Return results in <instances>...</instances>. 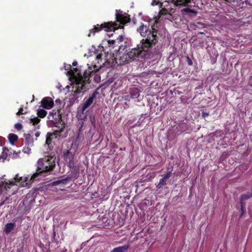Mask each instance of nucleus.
<instances>
[{
    "mask_svg": "<svg viewBox=\"0 0 252 252\" xmlns=\"http://www.w3.org/2000/svg\"><path fill=\"white\" fill-rule=\"evenodd\" d=\"M137 31L143 37H146L143 39L137 48L132 49L127 53L128 58L130 62L135 60L139 57H143L149 47L157 42V30L155 29V23L151 27L148 25H141L137 29Z\"/></svg>",
    "mask_w": 252,
    "mask_h": 252,
    "instance_id": "1",
    "label": "nucleus"
},
{
    "mask_svg": "<svg viewBox=\"0 0 252 252\" xmlns=\"http://www.w3.org/2000/svg\"><path fill=\"white\" fill-rule=\"evenodd\" d=\"M116 18L117 23L111 22L104 23L100 26L99 25L95 26L94 28L90 31L88 36H90L91 33L94 34L103 28H104L106 32L115 31L120 27V24H125L129 21V18L126 13H123L122 11L118 10H116Z\"/></svg>",
    "mask_w": 252,
    "mask_h": 252,
    "instance_id": "2",
    "label": "nucleus"
},
{
    "mask_svg": "<svg viewBox=\"0 0 252 252\" xmlns=\"http://www.w3.org/2000/svg\"><path fill=\"white\" fill-rule=\"evenodd\" d=\"M35 178V174L31 177L30 179L26 176L21 177L18 174L11 180L6 181L4 177L0 179V194L6 191H8L10 188L14 186L20 187H28L30 183L32 182Z\"/></svg>",
    "mask_w": 252,
    "mask_h": 252,
    "instance_id": "3",
    "label": "nucleus"
},
{
    "mask_svg": "<svg viewBox=\"0 0 252 252\" xmlns=\"http://www.w3.org/2000/svg\"><path fill=\"white\" fill-rule=\"evenodd\" d=\"M93 71L91 69L88 71H85L83 75L81 72L77 68H74L73 70L67 71V73L74 80V84L73 88L75 89L74 90L75 93L76 94L80 93L81 91L85 89V84L89 81V76Z\"/></svg>",
    "mask_w": 252,
    "mask_h": 252,
    "instance_id": "4",
    "label": "nucleus"
},
{
    "mask_svg": "<svg viewBox=\"0 0 252 252\" xmlns=\"http://www.w3.org/2000/svg\"><path fill=\"white\" fill-rule=\"evenodd\" d=\"M48 165H45L44 162V159L42 158H39L37 162V172L35 174V177L37 174L41 173L42 172H47L53 170L55 164L53 162H46Z\"/></svg>",
    "mask_w": 252,
    "mask_h": 252,
    "instance_id": "5",
    "label": "nucleus"
},
{
    "mask_svg": "<svg viewBox=\"0 0 252 252\" xmlns=\"http://www.w3.org/2000/svg\"><path fill=\"white\" fill-rule=\"evenodd\" d=\"M172 4L175 5L173 2H171L170 0L163 1V2L159 4V7L161 8V9L159 11L158 16L154 18L155 23H158V20L159 19L161 16L167 14L172 9L171 8V5Z\"/></svg>",
    "mask_w": 252,
    "mask_h": 252,
    "instance_id": "6",
    "label": "nucleus"
},
{
    "mask_svg": "<svg viewBox=\"0 0 252 252\" xmlns=\"http://www.w3.org/2000/svg\"><path fill=\"white\" fill-rule=\"evenodd\" d=\"M20 152H16L14 150L9 151L6 147L2 148V152L0 155V162H3L8 156L12 158H15L19 156Z\"/></svg>",
    "mask_w": 252,
    "mask_h": 252,
    "instance_id": "7",
    "label": "nucleus"
},
{
    "mask_svg": "<svg viewBox=\"0 0 252 252\" xmlns=\"http://www.w3.org/2000/svg\"><path fill=\"white\" fill-rule=\"evenodd\" d=\"M97 94V91H95L89 96V97L88 99L86 100L84 99V102L81 107L83 108V111H85V110L93 103L94 100L95 99Z\"/></svg>",
    "mask_w": 252,
    "mask_h": 252,
    "instance_id": "8",
    "label": "nucleus"
},
{
    "mask_svg": "<svg viewBox=\"0 0 252 252\" xmlns=\"http://www.w3.org/2000/svg\"><path fill=\"white\" fill-rule=\"evenodd\" d=\"M41 106L45 109H50L54 106V101L50 97H45L41 101Z\"/></svg>",
    "mask_w": 252,
    "mask_h": 252,
    "instance_id": "9",
    "label": "nucleus"
},
{
    "mask_svg": "<svg viewBox=\"0 0 252 252\" xmlns=\"http://www.w3.org/2000/svg\"><path fill=\"white\" fill-rule=\"evenodd\" d=\"M116 63L120 65H122L126 63H128L130 62L129 58H128L127 53H124L122 55L119 56V58L118 61V59L116 58Z\"/></svg>",
    "mask_w": 252,
    "mask_h": 252,
    "instance_id": "10",
    "label": "nucleus"
},
{
    "mask_svg": "<svg viewBox=\"0 0 252 252\" xmlns=\"http://www.w3.org/2000/svg\"><path fill=\"white\" fill-rule=\"evenodd\" d=\"M171 172H168L166 173L165 174L163 175L162 176V178L160 179L159 182L157 185V188L158 189H161L162 188V187L165 185L166 182L167 180L170 177Z\"/></svg>",
    "mask_w": 252,
    "mask_h": 252,
    "instance_id": "11",
    "label": "nucleus"
},
{
    "mask_svg": "<svg viewBox=\"0 0 252 252\" xmlns=\"http://www.w3.org/2000/svg\"><path fill=\"white\" fill-rule=\"evenodd\" d=\"M74 153L70 151V150H67L63 154L64 159L66 161L69 163H73L74 158Z\"/></svg>",
    "mask_w": 252,
    "mask_h": 252,
    "instance_id": "12",
    "label": "nucleus"
},
{
    "mask_svg": "<svg viewBox=\"0 0 252 252\" xmlns=\"http://www.w3.org/2000/svg\"><path fill=\"white\" fill-rule=\"evenodd\" d=\"M24 136L25 139V145L29 146H33L34 141L32 134H24Z\"/></svg>",
    "mask_w": 252,
    "mask_h": 252,
    "instance_id": "13",
    "label": "nucleus"
},
{
    "mask_svg": "<svg viewBox=\"0 0 252 252\" xmlns=\"http://www.w3.org/2000/svg\"><path fill=\"white\" fill-rule=\"evenodd\" d=\"M76 116L79 120L84 121L86 120L87 118L86 113L85 112V111H83V108L80 107L78 109Z\"/></svg>",
    "mask_w": 252,
    "mask_h": 252,
    "instance_id": "14",
    "label": "nucleus"
},
{
    "mask_svg": "<svg viewBox=\"0 0 252 252\" xmlns=\"http://www.w3.org/2000/svg\"><path fill=\"white\" fill-rule=\"evenodd\" d=\"M40 119L37 117H35L33 118H31L30 119V122L32 124V125L34 126V130L36 131V130L40 128V125H38V123L40 122Z\"/></svg>",
    "mask_w": 252,
    "mask_h": 252,
    "instance_id": "15",
    "label": "nucleus"
},
{
    "mask_svg": "<svg viewBox=\"0 0 252 252\" xmlns=\"http://www.w3.org/2000/svg\"><path fill=\"white\" fill-rule=\"evenodd\" d=\"M16 226L15 223H8L4 227V231L6 234H9Z\"/></svg>",
    "mask_w": 252,
    "mask_h": 252,
    "instance_id": "16",
    "label": "nucleus"
},
{
    "mask_svg": "<svg viewBox=\"0 0 252 252\" xmlns=\"http://www.w3.org/2000/svg\"><path fill=\"white\" fill-rule=\"evenodd\" d=\"M130 94L132 98H137L139 96V89L136 88H132L130 90Z\"/></svg>",
    "mask_w": 252,
    "mask_h": 252,
    "instance_id": "17",
    "label": "nucleus"
},
{
    "mask_svg": "<svg viewBox=\"0 0 252 252\" xmlns=\"http://www.w3.org/2000/svg\"><path fill=\"white\" fill-rule=\"evenodd\" d=\"M252 197V192H248L247 194H243L241 195V209L243 210V208L244 207V204L243 203V201L244 200H246L247 199H248L249 198Z\"/></svg>",
    "mask_w": 252,
    "mask_h": 252,
    "instance_id": "18",
    "label": "nucleus"
},
{
    "mask_svg": "<svg viewBox=\"0 0 252 252\" xmlns=\"http://www.w3.org/2000/svg\"><path fill=\"white\" fill-rule=\"evenodd\" d=\"M129 248L128 245H124L114 248L111 252H125Z\"/></svg>",
    "mask_w": 252,
    "mask_h": 252,
    "instance_id": "19",
    "label": "nucleus"
},
{
    "mask_svg": "<svg viewBox=\"0 0 252 252\" xmlns=\"http://www.w3.org/2000/svg\"><path fill=\"white\" fill-rule=\"evenodd\" d=\"M182 13L185 14L187 13L189 16H195L197 14V12L194 10L191 9L189 8H185L181 10Z\"/></svg>",
    "mask_w": 252,
    "mask_h": 252,
    "instance_id": "20",
    "label": "nucleus"
},
{
    "mask_svg": "<svg viewBox=\"0 0 252 252\" xmlns=\"http://www.w3.org/2000/svg\"><path fill=\"white\" fill-rule=\"evenodd\" d=\"M124 40V36L122 35H119V36L116 39V40H113L111 41H109V44H120L121 42H123Z\"/></svg>",
    "mask_w": 252,
    "mask_h": 252,
    "instance_id": "21",
    "label": "nucleus"
},
{
    "mask_svg": "<svg viewBox=\"0 0 252 252\" xmlns=\"http://www.w3.org/2000/svg\"><path fill=\"white\" fill-rule=\"evenodd\" d=\"M8 139L10 142L13 145L14 143L17 140L18 136L16 134L10 133L8 135Z\"/></svg>",
    "mask_w": 252,
    "mask_h": 252,
    "instance_id": "22",
    "label": "nucleus"
},
{
    "mask_svg": "<svg viewBox=\"0 0 252 252\" xmlns=\"http://www.w3.org/2000/svg\"><path fill=\"white\" fill-rule=\"evenodd\" d=\"M37 114L39 117L43 118L46 116L47 112L45 110L42 109H38L37 110Z\"/></svg>",
    "mask_w": 252,
    "mask_h": 252,
    "instance_id": "23",
    "label": "nucleus"
},
{
    "mask_svg": "<svg viewBox=\"0 0 252 252\" xmlns=\"http://www.w3.org/2000/svg\"><path fill=\"white\" fill-rule=\"evenodd\" d=\"M70 180V178H68V177H66V178H63L62 179H61V180H58L57 181H56L55 182H53V185H59V184H65L66 183V182L68 180Z\"/></svg>",
    "mask_w": 252,
    "mask_h": 252,
    "instance_id": "24",
    "label": "nucleus"
},
{
    "mask_svg": "<svg viewBox=\"0 0 252 252\" xmlns=\"http://www.w3.org/2000/svg\"><path fill=\"white\" fill-rule=\"evenodd\" d=\"M31 147L32 146H26L25 145V146L24 147L23 149V152L27 154H30L31 153Z\"/></svg>",
    "mask_w": 252,
    "mask_h": 252,
    "instance_id": "25",
    "label": "nucleus"
},
{
    "mask_svg": "<svg viewBox=\"0 0 252 252\" xmlns=\"http://www.w3.org/2000/svg\"><path fill=\"white\" fill-rule=\"evenodd\" d=\"M15 128L18 130H21L23 128L22 125L20 123H17L15 125Z\"/></svg>",
    "mask_w": 252,
    "mask_h": 252,
    "instance_id": "26",
    "label": "nucleus"
},
{
    "mask_svg": "<svg viewBox=\"0 0 252 252\" xmlns=\"http://www.w3.org/2000/svg\"><path fill=\"white\" fill-rule=\"evenodd\" d=\"M90 121L93 125H94L95 123V119L94 116H91L90 117Z\"/></svg>",
    "mask_w": 252,
    "mask_h": 252,
    "instance_id": "27",
    "label": "nucleus"
},
{
    "mask_svg": "<svg viewBox=\"0 0 252 252\" xmlns=\"http://www.w3.org/2000/svg\"><path fill=\"white\" fill-rule=\"evenodd\" d=\"M23 108H20L18 111V112L17 113V115H21V114H24L25 113L23 112Z\"/></svg>",
    "mask_w": 252,
    "mask_h": 252,
    "instance_id": "28",
    "label": "nucleus"
},
{
    "mask_svg": "<svg viewBox=\"0 0 252 252\" xmlns=\"http://www.w3.org/2000/svg\"><path fill=\"white\" fill-rule=\"evenodd\" d=\"M51 159H49V158L44 159V162L45 163V165H48V163H46V162L48 161L49 162H53L55 163L54 161H51Z\"/></svg>",
    "mask_w": 252,
    "mask_h": 252,
    "instance_id": "29",
    "label": "nucleus"
},
{
    "mask_svg": "<svg viewBox=\"0 0 252 252\" xmlns=\"http://www.w3.org/2000/svg\"><path fill=\"white\" fill-rule=\"evenodd\" d=\"M157 4H159V2H158V0H153L152 3V5H156Z\"/></svg>",
    "mask_w": 252,
    "mask_h": 252,
    "instance_id": "30",
    "label": "nucleus"
},
{
    "mask_svg": "<svg viewBox=\"0 0 252 252\" xmlns=\"http://www.w3.org/2000/svg\"><path fill=\"white\" fill-rule=\"evenodd\" d=\"M40 134V132L38 131H37L35 133V136L36 137H38Z\"/></svg>",
    "mask_w": 252,
    "mask_h": 252,
    "instance_id": "31",
    "label": "nucleus"
},
{
    "mask_svg": "<svg viewBox=\"0 0 252 252\" xmlns=\"http://www.w3.org/2000/svg\"><path fill=\"white\" fill-rule=\"evenodd\" d=\"M208 115H209V114L208 113H206V112L202 113V116L203 117H206L208 116Z\"/></svg>",
    "mask_w": 252,
    "mask_h": 252,
    "instance_id": "32",
    "label": "nucleus"
},
{
    "mask_svg": "<svg viewBox=\"0 0 252 252\" xmlns=\"http://www.w3.org/2000/svg\"><path fill=\"white\" fill-rule=\"evenodd\" d=\"M50 141H51L50 138H48H48H47L46 140V144H48V145H49V144H50Z\"/></svg>",
    "mask_w": 252,
    "mask_h": 252,
    "instance_id": "33",
    "label": "nucleus"
},
{
    "mask_svg": "<svg viewBox=\"0 0 252 252\" xmlns=\"http://www.w3.org/2000/svg\"><path fill=\"white\" fill-rule=\"evenodd\" d=\"M249 84L251 86H252V76H251L249 79Z\"/></svg>",
    "mask_w": 252,
    "mask_h": 252,
    "instance_id": "34",
    "label": "nucleus"
},
{
    "mask_svg": "<svg viewBox=\"0 0 252 252\" xmlns=\"http://www.w3.org/2000/svg\"><path fill=\"white\" fill-rule=\"evenodd\" d=\"M188 64L189 65H192V62L188 58Z\"/></svg>",
    "mask_w": 252,
    "mask_h": 252,
    "instance_id": "35",
    "label": "nucleus"
},
{
    "mask_svg": "<svg viewBox=\"0 0 252 252\" xmlns=\"http://www.w3.org/2000/svg\"><path fill=\"white\" fill-rule=\"evenodd\" d=\"M77 64V62L76 61H74L73 63H72V65L73 66H76V65Z\"/></svg>",
    "mask_w": 252,
    "mask_h": 252,
    "instance_id": "36",
    "label": "nucleus"
},
{
    "mask_svg": "<svg viewBox=\"0 0 252 252\" xmlns=\"http://www.w3.org/2000/svg\"><path fill=\"white\" fill-rule=\"evenodd\" d=\"M72 147H73V145L72 144V145H71V149H70V150H72Z\"/></svg>",
    "mask_w": 252,
    "mask_h": 252,
    "instance_id": "37",
    "label": "nucleus"
},
{
    "mask_svg": "<svg viewBox=\"0 0 252 252\" xmlns=\"http://www.w3.org/2000/svg\"><path fill=\"white\" fill-rule=\"evenodd\" d=\"M14 193H15V192L13 191V192H11V194H14Z\"/></svg>",
    "mask_w": 252,
    "mask_h": 252,
    "instance_id": "38",
    "label": "nucleus"
},
{
    "mask_svg": "<svg viewBox=\"0 0 252 252\" xmlns=\"http://www.w3.org/2000/svg\"><path fill=\"white\" fill-rule=\"evenodd\" d=\"M70 65H69V66L68 67V68H70Z\"/></svg>",
    "mask_w": 252,
    "mask_h": 252,
    "instance_id": "39",
    "label": "nucleus"
},
{
    "mask_svg": "<svg viewBox=\"0 0 252 252\" xmlns=\"http://www.w3.org/2000/svg\"><path fill=\"white\" fill-rule=\"evenodd\" d=\"M98 56H96V58H97Z\"/></svg>",
    "mask_w": 252,
    "mask_h": 252,
    "instance_id": "40",
    "label": "nucleus"
}]
</instances>
